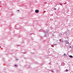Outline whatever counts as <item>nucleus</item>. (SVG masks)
I'll return each mask as SVG.
<instances>
[{
  "label": "nucleus",
  "mask_w": 73,
  "mask_h": 73,
  "mask_svg": "<svg viewBox=\"0 0 73 73\" xmlns=\"http://www.w3.org/2000/svg\"><path fill=\"white\" fill-rule=\"evenodd\" d=\"M35 12L36 13H38L39 12V11H38V10H36L35 11Z\"/></svg>",
  "instance_id": "nucleus-1"
},
{
  "label": "nucleus",
  "mask_w": 73,
  "mask_h": 73,
  "mask_svg": "<svg viewBox=\"0 0 73 73\" xmlns=\"http://www.w3.org/2000/svg\"><path fill=\"white\" fill-rule=\"evenodd\" d=\"M64 56H65V57H66L67 56V55L66 54H64Z\"/></svg>",
  "instance_id": "nucleus-2"
},
{
  "label": "nucleus",
  "mask_w": 73,
  "mask_h": 73,
  "mask_svg": "<svg viewBox=\"0 0 73 73\" xmlns=\"http://www.w3.org/2000/svg\"><path fill=\"white\" fill-rule=\"evenodd\" d=\"M70 57V58H73V56L72 55H70L69 56Z\"/></svg>",
  "instance_id": "nucleus-3"
},
{
  "label": "nucleus",
  "mask_w": 73,
  "mask_h": 73,
  "mask_svg": "<svg viewBox=\"0 0 73 73\" xmlns=\"http://www.w3.org/2000/svg\"><path fill=\"white\" fill-rule=\"evenodd\" d=\"M66 72H68V71H69V70H68L66 69Z\"/></svg>",
  "instance_id": "nucleus-4"
},
{
  "label": "nucleus",
  "mask_w": 73,
  "mask_h": 73,
  "mask_svg": "<svg viewBox=\"0 0 73 73\" xmlns=\"http://www.w3.org/2000/svg\"><path fill=\"white\" fill-rule=\"evenodd\" d=\"M59 4H60V5H62V3H60Z\"/></svg>",
  "instance_id": "nucleus-5"
},
{
  "label": "nucleus",
  "mask_w": 73,
  "mask_h": 73,
  "mask_svg": "<svg viewBox=\"0 0 73 73\" xmlns=\"http://www.w3.org/2000/svg\"><path fill=\"white\" fill-rule=\"evenodd\" d=\"M57 45V44H54V45Z\"/></svg>",
  "instance_id": "nucleus-6"
},
{
  "label": "nucleus",
  "mask_w": 73,
  "mask_h": 73,
  "mask_svg": "<svg viewBox=\"0 0 73 73\" xmlns=\"http://www.w3.org/2000/svg\"><path fill=\"white\" fill-rule=\"evenodd\" d=\"M45 32H47V33H48V31L44 32V33H45Z\"/></svg>",
  "instance_id": "nucleus-7"
},
{
  "label": "nucleus",
  "mask_w": 73,
  "mask_h": 73,
  "mask_svg": "<svg viewBox=\"0 0 73 73\" xmlns=\"http://www.w3.org/2000/svg\"><path fill=\"white\" fill-rule=\"evenodd\" d=\"M56 8H54V10H56Z\"/></svg>",
  "instance_id": "nucleus-8"
},
{
  "label": "nucleus",
  "mask_w": 73,
  "mask_h": 73,
  "mask_svg": "<svg viewBox=\"0 0 73 73\" xmlns=\"http://www.w3.org/2000/svg\"><path fill=\"white\" fill-rule=\"evenodd\" d=\"M15 66L16 67V66H17V65L16 64L15 65Z\"/></svg>",
  "instance_id": "nucleus-9"
},
{
  "label": "nucleus",
  "mask_w": 73,
  "mask_h": 73,
  "mask_svg": "<svg viewBox=\"0 0 73 73\" xmlns=\"http://www.w3.org/2000/svg\"><path fill=\"white\" fill-rule=\"evenodd\" d=\"M51 71L52 72H54V71H53V70H51Z\"/></svg>",
  "instance_id": "nucleus-10"
},
{
  "label": "nucleus",
  "mask_w": 73,
  "mask_h": 73,
  "mask_svg": "<svg viewBox=\"0 0 73 73\" xmlns=\"http://www.w3.org/2000/svg\"><path fill=\"white\" fill-rule=\"evenodd\" d=\"M42 30H40V31H42Z\"/></svg>",
  "instance_id": "nucleus-11"
},
{
  "label": "nucleus",
  "mask_w": 73,
  "mask_h": 73,
  "mask_svg": "<svg viewBox=\"0 0 73 73\" xmlns=\"http://www.w3.org/2000/svg\"><path fill=\"white\" fill-rule=\"evenodd\" d=\"M69 42H68V43H66V44H69Z\"/></svg>",
  "instance_id": "nucleus-12"
},
{
  "label": "nucleus",
  "mask_w": 73,
  "mask_h": 73,
  "mask_svg": "<svg viewBox=\"0 0 73 73\" xmlns=\"http://www.w3.org/2000/svg\"><path fill=\"white\" fill-rule=\"evenodd\" d=\"M45 36H46V35H44V37H45Z\"/></svg>",
  "instance_id": "nucleus-13"
},
{
  "label": "nucleus",
  "mask_w": 73,
  "mask_h": 73,
  "mask_svg": "<svg viewBox=\"0 0 73 73\" xmlns=\"http://www.w3.org/2000/svg\"><path fill=\"white\" fill-rule=\"evenodd\" d=\"M70 48H71V46H70Z\"/></svg>",
  "instance_id": "nucleus-14"
},
{
  "label": "nucleus",
  "mask_w": 73,
  "mask_h": 73,
  "mask_svg": "<svg viewBox=\"0 0 73 73\" xmlns=\"http://www.w3.org/2000/svg\"><path fill=\"white\" fill-rule=\"evenodd\" d=\"M62 42H63V41H62Z\"/></svg>",
  "instance_id": "nucleus-15"
},
{
  "label": "nucleus",
  "mask_w": 73,
  "mask_h": 73,
  "mask_svg": "<svg viewBox=\"0 0 73 73\" xmlns=\"http://www.w3.org/2000/svg\"><path fill=\"white\" fill-rule=\"evenodd\" d=\"M24 53H25H25H26V52H24Z\"/></svg>",
  "instance_id": "nucleus-16"
},
{
  "label": "nucleus",
  "mask_w": 73,
  "mask_h": 73,
  "mask_svg": "<svg viewBox=\"0 0 73 73\" xmlns=\"http://www.w3.org/2000/svg\"><path fill=\"white\" fill-rule=\"evenodd\" d=\"M18 11H19V10H18Z\"/></svg>",
  "instance_id": "nucleus-17"
}]
</instances>
